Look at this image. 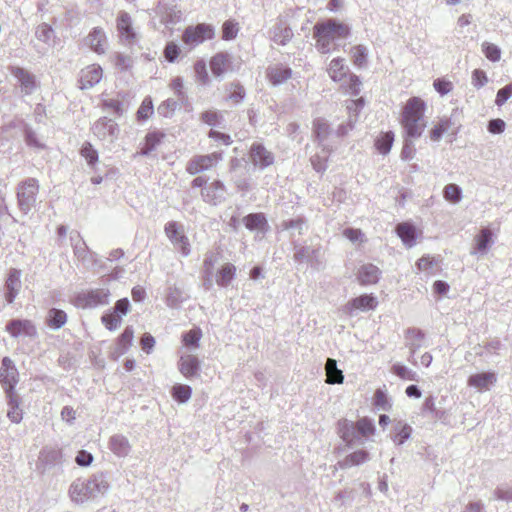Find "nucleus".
<instances>
[{
    "instance_id": "nucleus-63",
    "label": "nucleus",
    "mask_w": 512,
    "mask_h": 512,
    "mask_svg": "<svg viewBox=\"0 0 512 512\" xmlns=\"http://www.w3.org/2000/svg\"><path fill=\"white\" fill-rule=\"evenodd\" d=\"M512 96V83L505 85L498 90L495 98V104L498 107L503 106Z\"/></svg>"
},
{
    "instance_id": "nucleus-32",
    "label": "nucleus",
    "mask_w": 512,
    "mask_h": 512,
    "mask_svg": "<svg viewBox=\"0 0 512 512\" xmlns=\"http://www.w3.org/2000/svg\"><path fill=\"white\" fill-rule=\"evenodd\" d=\"M187 298L188 295L182 288L172 285L167 288L165 303L171 309H179Z\"/></svg>"
},
{
    "instance_id": "nucleus-1",
    "label": "nucleus",
    "mask_w": 512,
    "mask_h": 512,
    "mask_svg": "<svg viewBox=\"0 0 512 512\" xmlns=\"http://www.w3.org/2000/svg\"><path fill=\"white\" fill-rule=\"evenodd\" d=\"M425 107L423 100L412 97L404 108L401 122L405 130V139L400 155L404 161L411 160L415 155L412 139L420 137L424 131L425 124L422 121Z\"/></svg>"
},
{
    "instance_id": "nucleus-29",
    "label": "nucleus",
    "mask_w": 512,
    "mask_h": 512,
    "mask_svg": "<svg viewBox=\"0 0 512 512\" xmlns=\"http://www.w3.org/2000/svg\"><path fill=\"white\" fill-rule=\"evenodd\" d=\"M133 339L134 329L132 326H127L117 338L116 347L112 352L113 357L117 359L124 355L132 346Z\"/></svg>"
},
{
    "instance_id": "nucleus-5",
    "label": "nucleus",
    "mask_w": 512,
    "mask_h": 512,
    "mask_svg": "<svg viewBox=\"0 0 512 512\" xmlns=\"http://www.w3.org/2000/svg\"><path fill=\"white\" fill-rule=\"evenodd\" d=\"M116 28L119 33L120 43L126 46L132 54L142 50L140 45V34L132 25V18L126 11H121L116 19Z\"/></svg>"
},
{
    "instance_id": "nucleus-38",
    "label": "nucleus",
    "mask_w": 512,
    "mask_h": 512,
    "mask_svg": "<svg viewBox=\"0 0 512 512\" xmlns=\"http://www.w3.org/2000/svg\"><path fill=\"white\" fill-rule=\"evenodd\" d=\"M425 333L419 328H408L405 332L406 346L415 354L422 346Z\"/></svg>"
},
{
    "instance_id": "nucleus-46",
    "label": "nucleus",
    "mask_w": 512,
    "mask_h": 512,
    "mask_svg": "<svg viewBox=\"0 0 512 512\" xmlns=\"http://www.w3.org/2000/svg\"><path fill=\"white\" fill-rule=\"evenodd\" d=\"M313 134L319 144H322L330 134V125L323 118H317L313 121Z\"/></svg>"
},
{
    "instance_id": "nucleus-41",
    "label": "nucleus",
    "mask_w": 512,
    "mask_h": 512,
    "mask_svg": "<svg viewBox=\"0 0 512 512\" xmlns=\"http://www.w3.org/2000/svg\"><path fill=\"white\" fill-rule=\"evenodd\" d=\"M283 230L291 232V235H302L308 228L307 219L304 216H298L293 219L284 220L281 223Z\"/></svg>"
},
{
    "instance_id": "nucleus-15",
    "label": "nucleus",
    "mask_w": 512,
    "mask_h": 512,
    "mask_svg": "<svg viewBox=\"0 0 512 512\" xmlns=\"http://www.w3.org/2000/svg\"><path fill=\"white\" fill-rule=\"evenodd\" d=\"M62 453L61 450L51 446H45L41 449L38 461L37 470L40 473H45L47 470L59 465L61 463Z\"/></svg>"
},
{
    "instance_id": "nucleus-11",
    "label": "nucleus",
    "mask_w": 512,
    "mask_h": 512,
    "mask_svg": "<svg viewBox=\"0 0 512 512\" xmlns=\"http://www.w3.org/2000/svg\"><path fill=\"white\" fill-rule=\"evenodd\" d=\"M164 231L168 239L175 245L183 256L190 254V243L182 231V226L176 221H169L165 224Z\"/></svg>"
},
{
    "instance_id": "nucleus-51",
    "label": "nucleus",
    "mask_w": 512,
    "mask_h": 512,
    "mask_svg": "<svg viewBox=\"0 0 512 512\" xmlns=\"http://www.w3.org/2000/svg\"><path fill=\"white\" fill-rule=\"evenodd\" d=\"M373 405L378 410L389 411L392 408L390 399L384 389L378 388L373 397Z\"/></svg>"
},
{
    "instance_id": "nucleus-18",
    "label": "nucleus",
    "mask_w": 512,
    "mask_h": 512,
    "mask_svg": "<svg viewBox=\"0 0 512 512\" xmlns=\"http://www.w3.org/2000/svg\"><path fill=\"white\" fill-rule=\"evenodd\" d=\"M232 55L228 52H218L211 57L209 65L215 78L223 79L228 71H232Z\"/></svg>"
},
{
    "instance_id": "nucleus-59",
    "label": "nucleus",
    "mask_w": 512,
    "mask_h": 512,
    "mask_svg": "<svg viewBox=\"0 0 512 512\" xmlns=\"http://www.w3.org/2000/svg\"><path fill=\"white\" fill-rule=\"evenodd\" d=\"M482 52L486 56V58L492 62H497L501 58V49L490 42L482 43Z\"/></svg>"
},
{
    "instance_id": "nucleus-64",
    "label": "nucleus",
    "mask_w": 512,
    "mask_h": 512,
    "mask_svg": "<svg viewBox=\"0 0 512 512\" xmlns=\"http://www.w3.org/2000/svg\"><path fill=\"white\" fill-rule=\"evenodd\" d=\"M495 499L512 504V487L498 486L493 491Z\"/></svg>"
},
{
    "instance_id": "nucleus-22",
    "label": "nucleus",
    "mask_w": 512,
    "mask_h": 512,
    "mask_svg": "<svg viewBox=\"0 0 512 512\" xmlns=\"http://www.w3.org/2000/svg\"><path fill=\"white\" fill-rule=\"evenodd\" d=\"M494 244L493 232L490 227H483L475 237V247L472 254L483 256Z\"/></svg>"
},
{
    "instance_id": "nucleus-39",
    "label": "nucleus",
    "mask_w": 512,
    "mask_h": 512,
    "mask_svg": "<svg viewBox=\"0 0 512 512\" xmlns=\"http://www.w3.org/2000/svg\"><path fill=\"white\" fill-rule=\"evenodd\" d=\"M348 71L349 68L345 65L343 58L337 57L331 60L328 73L333 81H342L347 76Z\"/></svg>"
},
{
    "instance_id": "nucleus-12",
    "label": "nucleus",
    "mask_w": 512,
    "mask_h": 512,
    "mask_svg": "<svg viewBox=\"0 0 512 512\" xmlns=\"http://www.w3.org/2000/svg\"><path fill=\"white\" fill-rule=\"evenodd\" d=\"M8 70L17 79L23 95L28 96L36 91L38 85L34 74L20 66H9Z\"/></svg>"
},
{
    "instance_id": "nucleus-14",
    "label": "nucleus",
    "mask_w": 512,
    "mask_h": 512,
    "mask_svg": "<svg viewBox=\"0 0 512 512\" xmlns=\"http://www.w3.org/2000/svg\"><path fill=\"white\" fill-rule=\"evenodd\" d=\"M92 132L98 139H109L112 142L118 138L120 129L114 120L107 117H101L93 124Z\"/></svg>"
},
{
    "instance_id": "nucleus-33",
    "label": "nucleus",
    "mask_w": 512,
    "mask_h": 512,
    "mask_svg": "<svg viewBox=\"0 0 512 512\" xmlns=\"http://www.w3.org/2000/svg\"><path fill=\"white\" fill-rule=\"evenodd\" d=\"M380 270L373 264L362 265L357 273V279L361 285L375 284L379 280Z\"/></svg>"
},
{
    "instance_id": "nucleus-6",
    "label": "nucleus",
    "mask_w": 512,
    "mask_h": 512,
    "mask_svg": "<svg viewBox=\"0 0 512 512\" xmlns=\"http://www.w3.org/2000/svg\"><path fill=\"white\" fill-rule=\"evenodd\" d=\"M5 331L15 339L29 338L33 340L38 336V331L33 321L23 318L10 319L6 323Z\"/></svg>"
},
{
    "instance_id": "nucleus-21",
    "label": "nucleus",
    "mask_w": 512,
    "mask_h": 512,
    "mask_svg": "<svg viewBox=\"0 0 512 512\" xmlns=\"http://www.w3.org/2000/svg\"><path fill=\"white\" fill-rule=\"evenodd\" d=\"M377 304L378 302L375 296L372 294H362L351 299L347 303L346 309L350 315H353L356 310L363 312L374 310Z\"/></svg>"
},
{
    "instance_id": "nucleus-4",
    "label": "nucleus",
    "mask_w": 512,
    "mask_h": 512,
    "mask_svg": "<svg viewBox=\"0 0 512 512\" xmlns=\"http://www.w3.org/2000/svg\"><path fill=\"white\" fill-rule=\"evenodd\" d=\"M39 187V181L32 177L26 178L17 184V206L24 215H27L36 207L38 203Z\"/></svg>"
},
{
    "instance_id": "nucleus-56",
    "label": "nucleus",
    "mask_w": 512,
    "mask_h": 512,
    "mask_svg": "<svg viewBox=\"0 0 512 512\" xmlns=\"http://www.w3.org/2000/svg\"><path fill=\"white\" fill-rule=\"evenodd\" d=\"M101 321L106 329L109 331H115L120 326L122 318H120V315H117L112 309H110L102 315Z\"/></svg>"
},
{
    "instance_id": "nucleus-60",
    "label": "nucleus",
    "mask_w": 512,
    "mask_h": 512,
    "mask_svg": "<svg viewBox=\"0 0 512 512\" xmlns=\"http://www.w3.org/2000/svg\"><path fill=\"white\" fill-rule=\"evenodd\" d=\"M35 35L39 41L49 44L54 35V30L49 24L41 23L37 26Z\"/></svg>"
},
{
    "instance_id": "nucleus-3",
    "label": "nucleus",
    "mask_w": 512,
    "mask_h": 512,
    "mask_svg": "<svg viewBox=\"0 0 512 512\" xmlns=\"http://www.w3.org/2000/svg\"><path fill=\"white\" fill-rule=\"evenodd\" d=\"M109 489V483L103 472L96 473L88 479L75 480L69 489L72 501L84 503L103 496Z\"/></svg>"
},
{
    "instance_id": "nucleus-26",
    "label": "nucleus",
    "mask_w": 512,
    "mask_h": 512,
    "mask_svg": "<svg viewBox=\"0 0 512 512\" xmlns=\"http://www.w3.org/2000/svg\"><path fill=\"white\" fill-rule=\"evenodd\" d=\"M242 222L249 231H258L266 233L269 229V224L264 213H250L243 217Z\"/></svg>"
},
{
    "instance_id": "nucleus-31",
    "label": "nucleus",
    "mask_w": 512,
    "mask_h": 512,
    "mask_svg": "<svg viewBox=\"0 0 512 512\" xmlns=\"http://www.w3.org/2000/svg\"><path fill=\"white\" fill-rule=\"evenodd\" d=\"M102 79V68L100 66H89L82 71L80 78L81 89H89L95 86Z\"/></svg>"
},
{
    "instance_id": "nucleus-48",
    "label": "nucleus",
    "mask_w": 512,
    "mask_h": 512,
    "mask_svg": "<svg viewBox=\"0 0 512 512\" xmlns=\"http://www.w3.org/2000/svg\"><path fill=\"white\" fill-rule=\"evenodd\" d=\"M357 440L361 437L373 435L375 432V425L372 419L368 417L360 418L356 423Z\"/></svg>"
},
{
    "instance_id": "nucleus-13",
    "label": "nucleus",
    "mask_w": 512,
    "mask_h": 512,
    "mask_svg": "<svg viewBox=\"0 0 512 512\" xmlns=\"http://www.w3.org/2000/svg\"><path fill=\"white\" fill-rule=\"evenodd\" d=\"M294 260L298 263H309L312 267L319 269L324 264L323 252L320 247L294 246Z\"/></svg>"
},
{
    "instance_id": "nucleus-49",
    "label": "nucleus",
    "mask_w": 512,
    "mask_h": 512,
    "mask_svg": "<svg viewBox=\"0 0 512 512\" xmlns=\"http://www.w3.org/2000/svg\"><path fill=\"white\" fill-rule=\"evenodd\" d=\"M80 155L86 160L90 167H94L99 160L98 151L88 141L82 144Z\"/></svg>"
},
{
    "instance_id": "nucleus-37",
    "label": "nucleus",
    "mask_w": 512,
    "mask_h": 512,
    "mask_svg": "<svg viewBox=\"0 0 512 512\" xmlns=\"http://www.w3.org/2000/svg\"><path fill=\"white\" fill-rule=\"evenodd\" d=\"M164 137L165 134L158 130L148 132L145 136L144 145L138 154L141 156H149L157 146L161 144Z\"/></svg>"
},
{
    "instance_id": "nucleus-19",
    "label": "nucleus",
    "mask_w": 512,
    "mask_h": 512,
    "mask_svg": "<svg viewBox=\"0 0 512 512\" xmlns=\"http://www.w3.org/2000/svg\"><path fill=\"white\" fill-rule=\"evenodd\" d=\"M21 271L16 268L9 270L4 284V297L8 304H12L21 289Z\"/></svg>"
},
{
    "instance_id": "nucleus-57",
    "label": "nucleus",
    "mask_w": 512,
    "mask_h": 512,
    "mask_svg": "<svg viewBox=\"0 0 512 512\" xmlns=\"http://www.w3.org/2000/svg\"><path fill=\"white\" fill-rule=\"evenodd\" d=\"M239 32V25L234 20H227L222 25V38L226 41L236 38Z\"/></svg>"
},
{
    "instance_id": "nucleus-36",
    "label": "nucleus",
    "mask_w": 512,
    "mask_h": 512,
    "mask_svg": "<svg viewBox=\"0 0 512 512\" xmlns=\"http://www.w3.org/2000/svg\"><path fill=\"white\" fill-rule=\"evenodd\" d=\"M338 434L348 445L357 440V430L354 422L347 419H341L337 423Z\"/></svg>"
},
{
    "instance_id": "nucleus-16",
    "label": "nucleus",
    "mask_w": 512,
    "mask_h": 512,
    "mask_svg": "<svg viewBox=\"0 0 512 512\" xmlns=\"http://www.w3.org/2000/svg\"><path fill=\"white\" fill-rule=\"evenodd\" d=\"M227 189L221 180H214L201 191L204 202L218 206L226 200Z\"/></svg>"
},
{
    "instance_id": "nucleus-45",
    "label": "nucleus",
    "mask_w": 512,
    "mask_h": 512,
    "mask_svg": "<svg viewBox=\"0 0 512 512\" xmlns=\"http://www.w3.org/2000/svg\"><path fill=\"white\" fill-rule=\"evenodd\" d=\"M394 142V133L387 131L381 133L375 140V147L379 153L386 155L390 152Z\"/></svg>"
},
{
    "instance_id": "nucleus-7",
    "label": "nucleus",
    "mask_w": 512,
    "mask_h": 512,
    "mask_svg": "<svg viewBox=\"0 0 512 512\" xmlns=\"http://www.w3.org/2000/svg\"><path fill=\"white\" fill-rule=\"evenodd\" d=\"M223 159V152L216 151L206 155L193 156L186 165V172L190 175H197L211 169Z\"/></svg>"
},
{
    "instance_id": "nucleus-10",
    "label": "nucleus",
    "mask_w": 512,
    "mask_h": 512,
    "mask_svg": "<svg viewBox=\"0 0 512 512\" xmlns=\"http://www.w3.org/2000/svg\"><path fill=\"white\" fill-rule=\"evenodd\" d=\"M215 35L214 27L210 24H197L187 27L183 32V42L187 45H198Z\"/></svg>"
},
{
    "instance_id": "nucleus-61",
    "label": "nucleus",
    "mask_w": 512,
    "mask_h": 512,
    "mask_svg": "<svg viewBox=\"0 0 512 512\" xmlns=\"http://www.w3.org/2000/svg\"><path fill=\"white\" fill-rule=\"evenodd\" d=\"M392 372L400 377L401 379H404V380H416V372H414L413 370H411L410 368H408L407 366L403 365V364H400V363H396L392 366Z\"/></svg>"
},
{
    "instance_id": "nucleus-24",
    "label": "nucleus",
    "mask_w": 512,
    "mask_h": 512,
    "mask_svg": "<svg viewBox=\"0 0 512 512\" xmlns=\"http://www.w3.org/2000/svg\"><path fill=\"white\" fill-rule=\"evenodd\" d=\"M267 78L273 86L285 83L292 76V69L283 64L270 66L266 70Z\"/></svg>"
},
{
    "instance_id": "nucleus-8",
    "label": "nucleus",
    "mask_w": 512,
    "mask_h": 512,
    "mask_svg": "<svg viewBox=\"0 0 512 512\" xmlns=\"http://www.w3.org/2000/svg\"><path fill=\"white\" fill-rule=\"evenodd\" d=\"M19 381L18 370L8 356L2 358L0 367V384L6 394L16 393L15 387Z\"/></svg>"
},
{
    "instance_id": "nucleus-25",
    "label": "nucleus",
    "mask_w": 512,
    "mask_h": 512,
    "mask_svg": "<svg viewBox=\"0 0 512 512\" xmlns=\"http://www.w3.org/2000/svg\"><path fill=\"white\" fill-rule=\"evenodd\" d=\"M108 448L119 458H124L131 452V445L128 438L122 434H114L109 438Z\"/></svg>"
},
{
    "instance_id": "nucleus-47",
    "label": "nucleus",
    "mask_w": 512,
    "mask_h": 512,
    "mask_svg": "<svg viewBox=\"0 0 512 512\" xmlns=\"http://www.w3.org/2000/svg\"><path fill=\"white\" fill-rule=\"evenodd\" d=\"M459 117H460L459 110L458 109H453L452 113H451V115L449 117H443V118L440 119V121L445 126L447 131L449 132L451 130V134L453 136L457 135V133L459 132V129L461 127V123H460Z\"/></svg>"
},
{
    "instance_id": "nucleus-27",
    "label": "nucleus",
    "mask_w": 512,
    "mask_h": 512,
    "mask_svg": "<svg viewBox=\"0 0 512 512\" xmlns=\"http://www.w3.org/2000/svg\"><path fill=\"white\" fill-rule=\"evenodd\" d=\"M497 376L496 373L487 371L481 373H475L469 376L468 378V386L474 387L478 390H488L491 385L496 383Z\"/></svg>"
},
{
    "instance_id": "nucleus-58",
    "label": "nucleus",
    "mask_w": 512,
    "mask_h": 512,
    "mask_svg": "<svg viewBox=\"0 0 512 512\" xmlns=\"http://www.w3.org/2000/svg\"><path fill=\"white\" fill-rule=\"evenodd\" d=\"M154 112V106L152 99L150 97H146L141 103L140 107L137 110V119L138 121L147 120Z\"/></svg>"
},
{
    "instance_id": "nucleus-34",
    "label": "nucleus",
    "mask_w": 512,
    "mask_h": 512,
    "mask_svg": "<svg viewBox=\"0 0 512 512\" xmlns=\"http://www.w3.org/2000/svg\"><path fill=\"white\" fill-rule=\"evenodd\" d=\"M7 405L9 407L7 411V417L13 423H20L23 418V412L20 409L21 398L17 393L6 394Z\"/></svg>"
},
{
    "instance_id": "nucleus-50",
    "label": "nucleus",
    "mask_w": 512,
    "mask_h": 512,
    "mask_svg": "<svg viewBox=\"0 0 512 512\" xmlns=\"http://www.w3.org/2000/svg\"><path fill=\"white\" fill-rule=\"evenodd\" d=\"M351 56L354 65L363 68L367 64L368 49L364 45H356L351 48Z\"/></svg>"
},
{
    "instance_id": "nucleus-20",
    "label": "nucleus",
    "mask_w": 512,
    "mask_h": 512,
    "mask_svg": "<svg viewBox=\"0 0 512 512\" xmlns=\"http://www.w3.org/2000/svg\"><path fill=\"white\" fill-rule=\"evenodd\" d=\"M395 232L406 247L411 248L416 244L419 233L417 227L412 222L398 223L395 227Z\"/></svg>"
},
{
    "instance_id": "nucleus-9",
    "label": "nucleus",
    "mask_w": 512,
    "mask_h": 512,
    "mask_svg": "<svg viewBox=\"0 0 512 512\" xmlns=\"http://www.w3.org/2000/svg\"><path fill=\"white\" fill-rule=\"evenodd\" d=\"M109 296L110 291L108 289H91L77 294L76 303L83 309L96 308L108 304Z\"/></svg>"
},
{
    "instance_id": "nucleus-17",
    "label": "nucleus",
    "mask_w": 512,
    "mask_h": 512,
    "mask_svg": "<svg viewBox=\"0 0 512 512\" xmlns=\"http://www.w3.org/2000/svg\"><path fill=\"white\" fill-rule=\"evenodd\" d=\"M249 158L252 164L264 170L274 163V155L268 151L262 143L254 142L249 150Z\"/></svg>"
},
{
    "instance_id": "nucleus-53",
    "label": "nucleus",
    "mask_w": 512,
    "mask_h": 512,
    "mask_svg": "<svg viewBox=\"0 0 512 512\" xmlns=\"http://www.w3.org/2000/svg\"><path fill=\"white\" fill-rule=\"evenodd\" d=\"M202 337V331L200 328H193L182 335V341L188 348H198L199 342Z\"/></svg>"
},
{
    "instance_id": "nucleus-42",
    "label": "nucleus",
    "mask_w": 512,
    "mask_h": 512,
    "mask_svg": "<svg viewBox=\"0 0 512 512\" xmlns=\"http://www.w3.org/2000/svg\"><path fill=\"white\" fill-rule=\"evenodd\" d=\"M67 322V314L65 311L58 308H51L48 311L46 324L53 330L62 328Z\"/></svg>"
},
{
    "instance_id": "nucleus-28",
    "label": "nucleus",
    "mask_w": 512,
    "mask_h": 512,
    "mask_svg": "<svg viewBox=\"0 0 512 512\" xmlns=\"http://www.w3.org/2000/svg\"><path fill=\"white\" fill-rule=\"evenodd\" d=\"M412 427L403 420H394L391 439L397 446L403 445L412 435Z\"/></svg>"
},
{
    "instance_id": "nucleus-55",
    "label": "nucleus",
    "mask_w": 512,
    "mask_h": 512,
    "mask_svg": "<svg viewBox=\"0 0 512 512\" xmlns=\"http://www.w3.org/2000/svg\"><path fill=\"white\" fill-rule=\"evenodd\" d=\"M443 196L445 200L451 203H458L462 199V189L454 183L447 184L443 189Z\"/></svg>"
},
{
    "instance_id": "nucleus-54",
    "label": "nucleus",
    "mask_w": 512,
    "mask_h": 512,
    "mask_svg": "<svg viewBox=\"0 0 512 512\" xmlns=\"http://www.w3.org/2000/svg\"><path fill=\"white\" fill-rule=\"evenodd\" d=\"M183 104V102H181V100H179V98L177 99H172V98H169L165 101H163L159 106H158V113L163 116V117H170L174 111L179 108L181 105Z\"/></svg>"
},
{
    "instance_id": "nucleus-35",
    "label": "nucleus",
    "mask_w": 512,
    "mask_h": 512,
    "mask_svg": "<svg viewBox=\"0 0 512 512\" xmlns=\"http://www.w3.org/2000/svg\"><path fill=\"white\" fill-rule=\"evenodd\" d=\"M106 42V35L104 31L95 27L86 37V44L96 53L102 54L105 52L104 44Z\"/></svg>"
},
{
    "instance_id": "nucleus-23",
    "label": "nucleus",
    "mask_w": 512,
    "mask_h": 512,
    "mask_svg": "<svg viewBox=\"0 0 512 512\" xmlns=\"http://www.w3.org/2000/svg\"><path fill=\"white\" fill-rule=\"evenodd\" d=\"M270 38L278 45L285 46L291 41L293 32L290 26L282 20H279L269 31Z\"/></svg>"
},
{
    "instance_id": "nucleus-40",
    "label": "nucleus",
    "mask_w": 512,
    "mask_h": 512,
    "mask_svg": "<svg viewBox=\"0 0 512 512\" xmlns=\"http://www.w3.org/2000/svg\"><path fill=\"white\" fill-rule=\"evenodd\" d=\"M326 382L329 384H341L344 381L343 371L337 367V361L333 358H328L325 364Z\"/></svg>"
},
{
    "instance_id": "nucleus-52",
    "label": "nucleus",
    "mask_w": 512,
    "mask_h": 512,
    "mask_svg": "<svg viewBox=\"0 0 512 512\" xmlns=\"http://www.w3.org/2000/svg\"><path fill=\"white\" fill-rule=\"evenodd\" d=\"M192 395V388L189 385L176 384L172 388V396L180 404L186 403Z\"/></svg>"
},
{
    "instance_id": "nucleus-30",
    "label": "nucleus",
    "mask_w": 512,
    "mask_h": 512,
    "mask_svg": "<svg viewBox=\"0 0 512 512\" xmlns=\"http://www.w3.org/2000/svg\"><path fill=\"white\" fill-rule=\"evenodd\" d=\"M179 370L186 378H192L199 375L200 361L194 355L182 356L179 361Z\"/></svg>"
},
{
    "instance_id": "nucleus-2",
    "label": "nucleus",
    "mask_w": 512,
    "mask_h": 512,
    "mask_svg": "<svg viewBox=\"0 0 512 512\" xmlns=\"http://www.w3.org/2000/svg\"><path fill=\"white\" fill-rule=\"evenodd\" d=\"M350 34V26L336 18L318 21L313 26V38L316 41L315 47L321 54H329L336 50L338 47L336 42L347 39Z\"/></svg>"
},
{
    "instance_id": "nucleus-43",
    "label": "nucleus",
    "mask_w": 512,
    "mask_h": 512,
    "mask_svg": "<svg viewBox=\"0 0 512 512\" xmlns=\"http://www.w3.org/2000/svg\"><path fill=\"white\" fill-rule=\"evenodd\" d=\"M236 267L232 263H226L216 273V283L221 287L228 286L235 278Z\"/></svg>"
},
{
    "instance_id": "nucleus-44",
    "label": "nucleus",
    "mask_w": 512,
    "mask_h": 512,
    "mask_svg": "<svg viewBox=\"0 0 512 512\" xmlns=\"http://www.w3.org/2000/svg\"><path fill=\"white\" fill-rule=\"evenodd\" d=\"M226 90L228 92L227 100L232 101L236 105L240 104L246 96L244 87L238 81L229 83L226 86Z\"/></svg>"
},
{
    "instance_id": "nucleus-62",
    "label": "nucleus",
    "mask_w": 512,
    "mask_h": 512,
    "mask_svg": "<svg viewBox=\"0 0 512 512\" xmlns=\"http://www.w3.org/2000/svg\"><path fill=\"white\" fill-rule=\"evenodd\" d=\"M194 72L197 80L202 84L209 82V75L207 72V66L204 60H198L194 64Z\"/></svg>"
}]
</instances>
